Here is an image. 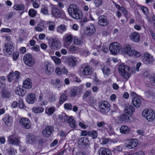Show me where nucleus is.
<instances>
[{"label":"nucleus","mask_w":155,"mask_h":155,"mask_svg":"<svg viewBox=\"0 0 155 155\" xmlns=\"http://www.w3.org/2000/svg\"><path fill=\"white\" fill-rule=\"evenodd\" d=\"M68 12L69 15L75 19H80L83 17L82 12L78 9V7L74 4L69 5Z\"/></svg>","instance_id":"1"},{"label":"nucleus","mask_w":155,"mask_h":155,"mask_svg":"<svg viewBox=\"0 0 155 155\" xmlns=\"http://www.w3.org/2000/svg\"><path fill=\"white\" fill-rule=\"evenodd\" d=\"M123 51L124 53L127 54L130 56H134L135 57H138L140 55V52L136 50H132L130 46L128 44L124 45L123 49Z\"/></svg>","instance_id":"2"},{"label":"nucleus","mask_w":155,"mask_h":155,"mask_svg":"<svg viewBox=\"0 0 155 155\" xmlns=\"http://www.w3.org/2000/svg\"><path fill=\"white\" fill-rule=\"evenodd\" d=\"M99 111L103 114H106L110 110V105L106 101H102L99 103Z\"/></svg>","instance_id":"3"},{"label":"nucleus","mask_w":155,"mask_h":155,"mask_svg":"<svg viewBox=\"0 0 155 155\" xmlns=\"http://www.w3.org/2000/svg\"><path fill=\"white\" fill-rule=\"evenodd\" d=\"M142 115L149 121H152L155 118V113L152 109H145L142 112Z\"/></svg>","instance_id":"4"},{"label":"nucleus","mask_w":155,"mask_h":155,"mask_svg":"<svg viewBox=\"0 0 155 155\" xmlns=\"http://www.w3.org/2000/svg\"><path fill=\"white\" fill-rule=\"evenodd\" d=\"M129 67L124 64L120 65L118 67V71L120 74L124 78L128 79L130 74L128 72Z\"/></svg>","instance_id":"5"},{"label":"nucleus","mask_w":155,"mask_h":155,"mask_svg":"<svg viewBox=\"0 0 155 155\" xmlns=\"http://www.w3.org/2000/svg\"><path fill=\"white\" fill-rule=\"evenodd\" d=\"M23 61L25 64L29 67L33 66L35 60L32 56L30 54H25L23 57Z\"/></svg>","instance_id":"6"},{"label":"nucleus","mask_w":155,"mask_h":155,"mask_svg":"<svg viewBox=\"0 0 155 155\" xmlns=\"http://www.w3.org/2000/svg\"><path fill=\"white\" fill-rule=\"evenodd\" d=\"M50 48L52 50L58 49L61 46V43L57 38H50L49 40Z\"/></svg>","instance_id":"7"},{"label":"nucleus","mask_w":155,"mask_h":155,"mask_svg":"<svg viewBox=\"0 0 155 155\" xmlns=\"http://www.w3.org/2000/svg\"><path fill=\"white\" fill-rule=\"evenodd\" d=\"M4 48L3 50L4 53L8 54H11L14 50V43L12 41L8 42L4 45Z\"/></svg>","instance_id":"8"},{"label":"nucleus","mask_w":155,"mask_h":155,"mask_svg":"<svg viewBox=\"0 0 155 155\" xmlns=\"http://www.w3.org/2000/svg\"><path fill=\"white\" fill-rule=\"evenodd\" d=\"M120 48V45L116 42L111 44L109 47V49L110 52L114 54H116L118 52Z\"/></svg>","instance_id":"9"},{"label":"nucleus","mask_w":155,"mask_h":155,"mask_svg":"<svg viewBox=\"0 0 155 155\" xmlns=\"http://www.w3.org/2000/svg\"><path fill=\"white\" fill-rule=\"evenodd\" d=\"M81 73L84 75L88 76L91 75L92 72V69L90 66L82 65L80 68Z\"/></svg>","instance_id":"10"},{"label":"nucleus","mask_w":155,"mask_h":155,"mask_svg":"<svg viewBox=\"0 0 155 155\" xmlns=\"http://www.w3.org/2000/svg\"><path fill=\"white\" fill-rule=\"evenodd\" d=\"M54 130V127L52 126H46L42 131L43 135L45 137H48L50 136Z\"/></svg>","instance_id":"11"},{"label":"nucleus","mask_w":155,"mask_h":155,"mask_svg":"<svg viewBox=\"0 0 155 155\" xmlns=\"http://www.w3.org/2000/svg\"><path fill=\"white\" fill-rule=\"evenodd\" d=\"M154 61V59L152 55L147 53L144 54L143 61L145 64H151Z\"/></svg>","instance_id":"12"},{"label":"nucleus","mask_w":155,"mask_h":155,"mask_svg":"<svg viewBox=\"0 0 155 155\" xmlns=\"http://www.w3.org/2000/svg\"><path fill=\"white\" fill-rule=\"evenodd\" d=\"M38 137L29 133L26 136V142L28 144H32L37 141Z\"/></svg>","instance_id":"13"},{"label":"nucleus","mask_w":155,"mask_h":155,"mask_svg":"<svg viewBox=\"0 0 155 155\" xmlns=\"http://www.w3.org/2000/svg\"><path fill=\"white\" fill-rule=\"evenodd\" d=\"M138 143V141L137 139H132L128 141L126 147L129 149H134L137 146Z\"/></svg>","instance_id":"14"},{"label":"nucleus","mask_w":155,"mask_h":155,"mask_svg":"<svg viewBox=\"0 0 155 155\" xmlns=\"http://www.w3.org/2000/svg\"><path fill=\"white\" fill-rule=\"evenodd\" d=\"M109 23V21L107 17L104 15H101L98 18V24L101 26H107Z\"/></svg>","instance_id":"15"},{"label":"nucleus","mask_w":155,"mask_h":155,"mask_svg":"<svg viewBox=\"0 0 155 155\" xmlns=\"http://www.w3.org/2000/svg\"><path fill=\"white\" fill-rule=\"evenodd\" d=\"M118 114L115 111H112V115L114 122L116 124H120L123 122L121 115L117 116Z\"/></svg>","instance_id":"16"},{"label":"nucleus","mask_w":155,"mask_h":155,"mask_svg":"<svg viewBox=\"0 0 155 155\" xmlns=\"http://www.w3.org/2000/svg\"><path fill=\"white\" fill-rule=\"evenodd\" d=\"M8 141L9 143L17 146L18 145L20 142L19 139L13 135L10 136L8 137Z\"/></svg>","instance_id":"17"},{"label":"nucleus","mask_w":155,"mask_h":155,"mask_svg":"<svg viewBox=\"0 0 155 155\" xmlns=\"http://www.w3.org/2000/svg\"><path fill=\"white\" fill-rule=\"evenodd\" d=\"M19 122L21 124H22L25 128L29 129L31 126L30 120L27 118H22L20 120Z\"/></svg>","instance_id":"18"},{"label":"nucleus","mask_w":155,"mask_h":155,"mask_svg":"<svg viewBox=\"0 0 155 155\" xmlns=\"http://www.w3.org/2000/svg\"><path fill=\"white\" fill-rule=\"evenodd\" d=\"M96 29L94 25L93 24L90 25L88 27H87L85 31V34L88 35H91L94 34Z\"/></svg>","instance_id":"19"},{"label":"nucleus","mask_w":155,"mask_h":155,"mask_svg":"<svg viewBox=\"0 0 155 155\" xmlns=\"http://www.w3.org/2000/svg\"><path fill=\"white\" fill-rule=\"evenodd\" d=\"M129 37L130 39L134 42H138L140 40V35L136 32L131 33Z\"/></svg>","instance_id":"20"},{"label":"nucleus","mask_w":155,"mask_h":155,"mask_svg":"<svg viewBox=\"0 0 155 155\" xmlns=\"http://www.w3.org/2000/svg\"><path fill=\"white\" fill-rule=\"evenodd\" d=\"M99 155H112L111 151L108 149L101 147L98 150Z\"/></svg>","instance_id":"21"},{"label":"nucleus","mask_w":155,"mask_h":155,"mask_svg":"<svg viewBox=\"0 0 155 155\" xmlns=\"http://www.w3.org/2000/svg\"><path fill=\"white\" fill-rule=\"evenodd\" d=\"M124 112L131 115L135 111L134 108L131 105L129 104L124 106Z\"/></svg>","instance_id":"22"},{"label":"nucleus","mask_w":155,"mask_h":155,"mask_svg":"<svg viewBox=\"0 0 155 155\" xmlns=\"http://www.w3.org/2000/svg\"><path fill=\"white\" fill-rule=\"evenodd\" d=\"M35 96L34 94H29L26 98V101L29 104H33L35 100Z\"/></svg>","instance_id":"23"},{"label":"nucleus","mask_w":155,"mask_h":155,"mask_svg":"<svg viewBox=\"0 0 155 155\" xmlns=\"http://www.w3.org/2000/svg\"><path fill=\"white\" fill-rule=\"evenodd\" d=\"M4 122L8 126H10L13 123V119L12 117L9 115H6L3 119Z\"/></svg>","instance_id":"24"},{"label":"nucleus","mask_w":155,"mask_h":155,"mask_svg":"<svg viewBox=\"0 0 155 155\" xmlns=\"http://www.w3.org/2000/svg\"><path fill=\"white\" fill-rule=\"evenodd\" d=\"M46 64L45 63V72L47 74L50 75L54 70V68L49 64Z\"/></svg>","instance_id":"25"},{"label":"nucleus","mask_w":155,"mask_h":155,"mask_svg":"<svg viewBox=\"0 0 155 155\" xmlns=\"http://www.w3.org/2000/svg\"><path fill=\"white\" fill-rule=\"evenodd\" d=\"M15 92L16 94L20 96H23L26 94V91L25 89L21 88V86H20L16 87Z\"/></svg>","instance_id":"26"},{"label":"nucleus","mask_w":155,"mask_h":155,"mask_svg":"<svg viewBox=\"0 0 155 155\" xmlns=\"http://www.w3.org/2000/svg\"><path fill=\"white\" fill-rule=\"evenodd\" d=\"M77 62V58L74 57L69 58L68 60V64L71 67L75 66Z\"/></svg>","instance_id":"27"},{"label":"nucleus","mask_w":155,"mask_h":155,"mask_svg":"<svg viewBox=\"0 0 155 155\" xmlns=\"http://www.w3.org/2000/svg\"><path fill=\"white\" fill-rule=\"evenodd\" d=\"M89 143V140L88 139L85 137L81 138L78 141V143L80 145L84 147L87 145Z\"/></svg>","instance_id":"28"},{"label":"nucleus","mask_w":155,"mask_h":155,"mask_svg":"<svg viewBox=\"0 0 155 155\" xmlns=\"http://www.w3.org/2000/svg\"><path fill=\"white\" fill-rule=\"evenodd\" d=\"M73 37L72 35L70 34L67 35L64 39V44L65 45L69 46L72 43Z\"/></svg>","instance_id":"29"},{"label":"nucleus","mask_w":155,"mask_h":155,"mask_svg":"<svg viewBox=\"0 0 155 155\" xmlns=\"http://www.w3.org/2000/svg\"><path fill=\"white\" fill-rule=\"evenodd\" d=\"M132 104L137 107H139L141 104L140 100L137 97H133L132 100Z\"/></svg>","instance_id":"30"},{"label":"nucleus","mask_w":155,"mask_h":155,"mask_svg":"<svg viewBox=\"0 0 155 155\" xmlns=\"http://www.w3.org/2000/svg\"><path fill=\"white\" fill-rule=\"evenodd\" d=\"M78 87H75L72 89L70 91V95L72 97H75L78 95L79 92Z\"/></svg>","instance_id":"31"},{"label":"nucleus","mask_w":155,"mask_h":155,"mask_svg":"<svg viewBox=\"0 0 155 155\" xmlns=\"http://www.w3.org/2000/svg\"><path fill=\"white\" fill-rule=\"evenodd\" d=\"M69 118L70 117L64 113H62L59 115V119L60 121L62 122L67 123Z\"/></svg>","instance_id":"32"},{"label":"nucleus","mask_w":155,"mask_h":155,"mask_svg":"<svg viewBox=\"0 0 155 155\" xmlns=\"http://www.w3.org/2000/svg\"><path fill=\"white\" fill-rule=\"evenodd\" d=\"M45 27L44 23L40 22L37 24V26L35 28V29L37 31H41L45 30Z\"/></svg>","instance_id":"33"},{"label":"nucleus","mask_w":155,"mask_h":155,"mask_svg":"<svg viewBox=\"0 0 155 155\" xmlns=\"http://www.w3.org/2000/svg\"><path fill=\"white\" fill-rule=\"evenodd\" d=\"M120 132L122 134H127L129 133L130 131V128L125 125L122 126L120 129Z\"/></svg>","instance_id":"34"},{"label":"nucleus","mask_w":155,"mask_h":155,"mask_svg":"<svg viewBox=\"0 0 155 155\" xmlns=\"http://www.w3.org/2000/svg\"><path fill=\"white\" fill-rule=\"evenodd\" d=\"M69 119L67 123H69L70 127L72 128H76L77 125L75 120L73 118V116H71Z\"/></svg>","instance_id":"35"},{"label":"nucleus","mask_w":155,"mask_h":155,"mask_svg":"<svg viewBox=\"0 0 155 155\" xmlns=\"http://www.w3.org/2000/svg\"><path fill=\"white\" fill-rule=\"evenodd\" d=\"M31 80L29 79H27L23 82V87L24 88L28 89L31 88V83L30 82Z\"/></svg>","instance_id":"36"},{"label":"nucleus","mask_w":155,"mask_h":155,"mask_svg":"<svg viewBox=\"0 0 155 155\" xmlns=\"http://www.w3.org/2000/svg\"><path fill=\"white\" fill-rule=\"evenodd\" d=\"M1 96L3 98H7L10 96V93L5 89L2 90L0 92Z\"/></svg>","instance_id":"37"},{"label":"nucleus","mask_w":155,"mask_h":155,"mask_svg":"<svg viewBox=\"0 0 155 155\" xmlns=\"http://www.w3.org/2000/svg\"><path fill=\"white\" fill-rule=\"evenodd\" d=\"M51 13L52 15L55 17H59L61 15L60 11L56 8H54L52 9Z\"/></svg>","instance_id":"38"},{"label":"nucleus","mask_w":155,"mask_h":155,"mask_svg":"<svg viewBox=\"0 0 155 155\" xmlns=\"http://www.w3.org/2000/svg\"><path fill=\"white\" fill-rule=\"evenodd\" d=\"M66 29V27L64 25H61L57 27V31L58 32L62 33Z\"/></svg>","instance_id":"39"},{"label":"nucleus","mask_w":155,"mask_h":155,"mask_svg":"<svg viewBox=\"0 0 155 155\" xmlns=\"http://www.w3.org/2000/svg\"><path fill=\"white\" fill-rule=\"evenodd\" d=\"M32 111L36 113H41L44 110V108L42 107H35L32 109Z\"/></svg>","instance_id":"40"},{"label":"nucleus","mask_w":155,"mask_h":155,"mask_svg":"<svg viewBox=\"0 0 155 155\" xmlns=\"http://www.w3.org/2000/svg\"><path fill=\"white\" fill-rule=\"evenodd\" d=\"M130 114L126 112H124L121 115L123 121L128 122L130 120Z\"/></svg>","instance_id":"41"},{"label":"nucleus","mask_w":155,"mask_h":155,"mask_svg":"<svg viewBox=\"0 0 155 155\" xmlns=\"http://www.w3.org/2000/svg\"><path fill=\"white\" fill-rule=\"evenodd\" d=\"M87 134L88 136L93 139L97 138L98 135L97 132L95 130L88 131Z\"/></svg>","instance_id":"42"},{"label":"nucleus","mask_w":155,"mask_h":155,"mask_svg":"<svg viewBox=\"0 0 155 155\" xmlns=\"http://www.w3.org/2000/svg\"><path fill=\"white\" fill-rule=\"evenodd\" d=\"M28 13L30 17H33L36 15L37 12L35 9L31 8L29 10Z\"/></svg>","instance_id":"43"},{"label":"nucleus","mask_w":155,"mask_h":155,"mask_svg":"<svg viewBox=\"0 0 155 155\" xmlns=\"http://www.w3.org/2000/svg\"><path fill=\"white\" fill-rule=\"evenodd\" d=\"M14 8L17 10H23L25 9V7L23 4H21L14 5Z\"/></svg>","instance_id":"44"},{"label":"nucleus","mask_w":155,"mask_h":155,"mask_svg":"<svg viewBox=\"0 0 155 155\" xmlns=\"http://www.w3.org/2000/svg\"><path fill=\"white\" fill-rule=\"evenodd\" d=\"M101 69L105 75L108 76L110 74L109 68L106 66H104Z\"/></svg>","instance_id":"45"},{"label":"nucleus","mask_w":155,"mask_h":155,"mask_svg":"<svg viewBox=\"0 0 155 155\" xmlns=\"http://www.w3.org/2000/svg\"><path fill=\"white\" fill-rule=\"evenodd\" d=\"M145 94L147 97L149 98L151 97H153V93L151 91V89H149L147 90L145 93Z\"/></svg>","instance_id":"46"},{"label":"nucleus","mask_w":155,"mask_h":155,"mask_svg":"<svg viewBox=\"0 0 155 155\" xmlns=\"http://www.w3.org/2000/svg\"><path fill=\"white\" fill-rule=\"evenodd\" d=\"M101 42L100 41H99L97 43L94 44L93 46V48L94 49H96L98 52L100 51L99 49L101 48Z\"/></svg>","instance_id":"47"},{"label":"nucleus","mask_w":155,"mask_h":155,"mask_svg":"<svg viewBox=\"0 0 155 155\" xmlns=\"http://www.w3.org/2000/svg\"><path fill=\"white\" fill-rule=\"evenodd\" d=\"M74 42L75 45H81L83 44V41L81 39L76 38H74Z\"/></svg>","instance_id":"48"},{"label":"nucleus","mask_w":155,"mask_h":155,"mask_svg":"<svg viewBox=\"0 0 155 155\" xmlns=\"http://www.w3.org/2000/svg\"><path fill=\"white\" fill-rule=\"evenodd\" d=\"M67 98L65 94H62L60 97L59 101V103L60 104H63L66 100Z\"/></svg>","instance_id":"49"},{"label":"nucleus","mask_w":155,"mask_h":155,"mask_svg":"<svg viewBox=\"0 0 155 155\" xmlns=\"http://www.w3.org/2000/svg\"><path fill=\"white\" fill-rule=\"evenodd\" d=\"M102 0H94L93 3L97 7H98L102 5Z\"/></svg>","instance_id":"50"},{"label":"nucleus","mask_w":155,"mask_h":155,"mask_svg":"<svg viewBox=\"0 0 155 155\" xmlns=\"http://www.w3.org/2000/svg\"><path fill=\"white\" fill-rule=\"evenodd\" d=\"M48 23L49 25V26H48L49 30L51 31H53L55 27L54 23L51 22L50 21H48Z\"/></svg>","instance_id":"51"},{"label":"nucleus","mask_w":155,"mask_h":155,"mask_svg":"<svg viewBox=\"0 0 155 155\" xmlns=\"http://www.w3.org/2000/svg\"><path fill=\"white\" fill-rule=\"evenodd\" d=\"M143 13L146 16L149 14V11L147 7L144 6H142L140 7Z\"/></svg>","instance_id":"52"},{"label":"nucleus","mask_w":155,"mask_h":155,"mask_svg":"<svg viewBox=\"0 0 155 155\" xmlns=\"http://www.w3.org/2000/svg\"><path fill=\"white\" fill-rule=\"evenodd\" d=\"M149 80L151 84L155 86V74H153L150 77Z\"/></svg>","instance_id":"53"},{"label":"nucleus","mask_w":155,"mask_h":155,"mask_svg":"<svg viewBox=\"0 0 155 155\" xmlns=\"http://www.w3.org/2000/svg\"><path fill=\"white\" fill-rule=\"evenodd\" d=\"M91 94V91L89 90L86 91L82 96L83 99H85L90 96Z\"/></svg>","instance_id":"54"},{"label":"nucleus","mask_w":155,"mask_h":155,"mask_svg":"<svg viewBox=\"0 0 155 155\" xmlns=\"http://www.w3.org/2000/svg\"><path fill=\"white\" fill-rule=\"evenodd\" d=\"M8 152L9 155H15L16 150H15L13 148L10 147L8 149Z\"/></svg>","instance_id":"55"},{"label":"nucleus","mask_w":155,"mask_h":155,"mask_svg":"<svg viewBox=\"0 0 155 155\" xmlns=\"http://www.w3.org/2000/svg\"><path fill=\"white\" fill-rule=\"evenodd\" d=\"M41 12L44 15H48V10L47 8L46 7H43L41 10Z\"/></svg>","instance_id":"56"},{"label":"nucleus","mask_w":155,"mask_h":155,"mask_svg":"<svg viewBox=\"0 0 155 155\" xmlns=\"http://www.w3.org/2000/svg\"><path fill=\"white\" fill-rule=\"evenodd\" d=\"M87 19L86 18H84L83 19H81L79 22L80 25L82 27H83L84 26L85 23L87 22Z\"/></svg>","instance_id":"57"},{"label":"nucleus","mask_w":155,"mask_h":155,"mask_svg":"<svg viewBox=\"0 0 155 155\" xmlns=\"http://www.w3.org/2000/svg\"><path fill=\"white\" fill-rule=\"evenodd\" d=\"M46 113L49 115H52L54 112V109L53 107H50L48 110H46Z\"/></svg>","instance_id":"58"},{"label":"nucleus","mask_w":155,"mask_h":155,"mask_svg":"<svg viewBox=\"0 0 155 155\" xmlns=\"http://www.w3.org/2000/svg\"><path fill=\"white\" fill-rule=\"evenodd\" d=\"M7 77L8 81L9 82H12L14 77L13 72H11L8 75Z\"/></svg>","instance_id":"59"},{"label":"nucleus","mask_w":155,"mask_h":155,"mask_svg":"<svg viewBox=\"0 0 155 155\" xmlns=\"http://www.w3.org/2000/svg\"><path fill=\"white\" fill-rule=\"evenodd\" d=\"M100 51L102 52L106 53L108 51L107 47L105 45H103L102 47L101 46V48L99 49Z\"/></svg>","instance_id":"60"},{"label":"nucleus","mask_w":155,"mask_h":155,"mask_svg":"<svg viewBox=\"0 0 155 155\" xmlns=\"http://www.w3.org/2000/svg\"><path fill=\"white\" fill-rule=\"evenodd\" d=\"M52 58V60L56 64H59L61 63L60 59L56 57H53Z\"/></svg>","instance_id":"61"},{"label":"nucleus","mask_w":155,"mask_h":155,"mask_svg":"<svg viewBox=\"0 0 155 155\" xmlns=\"http://www.w3.org/2000/svg\"><path fill=\"white\" fill-rule=\"evenodd\" d=\"M64 107L66 109L71 110L72 105V104L70 103H66L64 104Z\"/></svg>","instance_id":"62"},{"label":"nucleus","mask_w":155,"mask_h":155,"mask_svg":"<svg viewBox=\"0 0 155 155\" xmlns=\"http://www.w3.org/2000/svg\"><path fill=\"white\" fill-rule=\"evenodd\" d=\"M19 107L20 108H23L24 106V104L23 102V100L21 99H19L18 100Z\"/></svg>","instance_id":"63"},{"label":"nucleus","mask_w":155,"mask_h":155,"mask_svg":"<svg viewBox=\"0 0 155 155\" xmlns=\"http://www.w3.org/2000/svg\"><path fill=\"white\" fill-rule=\"evenodd\" d=\"M106 124L104 121L101 122H98L97 124V126L98 127H103L105 126Z\"/></svg>","instance_id":"64"}]
</instances>
